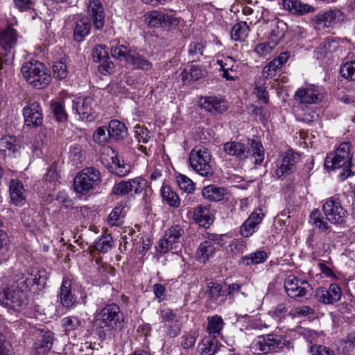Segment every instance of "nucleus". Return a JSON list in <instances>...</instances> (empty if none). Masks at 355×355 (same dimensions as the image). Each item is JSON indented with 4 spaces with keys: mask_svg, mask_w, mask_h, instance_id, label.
Instances as JSON below:
<instances>
[{
    "mask_svg": "<svg viewBox=\"0 0 355 355\" xmlns=\"http://www.w3.org/2000/svg\"><path fill=\"white\" fill-rule=\"evenodd\" d=\"M128 62L132 64L135 68L142 70H150L153 67L150 62L136 52L132 53Z\"/></svg>",
    "mask_w": 355,
    "mask_h": 355,
    "instance_id": "obj_44",
    "label": "nucleus"
},
{
    "mask_svg": "<svg viewBox=\"0 0 355 355\" xmlns=\"http://www.w3.org/2000/svg\"><path fill=\"white\" fill-rule=\"evenodd\" d=\"M10 201L16 206H22L26 202L25 190L23 184L15 180H11L9 184Z\"/></svg>",
    "mask_w": 355,
    "mask_h": 355,
    "instance_id": "obj_24",
    "label": "nucleus"
},
{
    "mask_svg": "<svg viewBox=\"0 0 355 355\" xmlns=\"http://www.w3.org/2000/svg\"><path fill=\"white\" fill-rule=\"evenodd\" d=\"M207 71L199 64H192L188 69H184L180 74L183 83L198 80L206 76Z\"/></svg>",
    "mask_w": 355,
    "mask_h": 355,
    "instance_id": "obj_31",
    "label": "nucleus"
},
{
    "mask_svg": "<svg viewBox=\"0 0 355 355\" xmlns=\"http://www.w3.org/2000/svg\"><path fill=\"white\" fill-rule=\"evenodd\" d=\"M285 340L282 336L277 334H267L258 336L254 340V347L263 354L276 352L283 349L285 345Z\"/></svg>",
    "mask_w": 355,
    "mask_h": 355,
    "instance_id": "obj_13",
    "label": "nucleus"
},
{
    "mask_svg": "<svg viewBox=\"0 0 355 355\" xmlns=\"http://www.w3.org/2000/svg\"><path fill=\"white\" fill-rule=\"evenodd\" d=\"M89 17L81 15H73L68 19L72 23L73 30V39L76 42H81L89 34L91 30V21L96 30L103 28L105 24L104 8L100 0H90L87 7Z\"/></svg>",
    "mask_w": 355,
    "mask_h": 355,
    "instance_id": "obj_1",
    "label": "nucleus"
},
{
    "mask_svg": "<svg viewBox=\"0 0 355 355\" xmlns=\"http://www.w3.org/2000/svg\"><path fill=\"white\" fill-rule=\"evenodd\" d=\"M249 30L247 22H238L231 30V37L235 41H244L248 35Z\"/></svg>",
    "mask_w": 355,
    "mask_h": 355,
    "instance_id": "obj_41",
    "label": "nucleus"
},
{
    "mask_svg": "<svg viewBox=\"0 0 355 355\" xmlns=\"http://www.w3.org/2000/svg\"><path fill=\"white\" fill-rule=\"evenodd\" d=\"M21 71L26 81L35 89H44L51 81L50 71L44 64L39 61L25 62Z\"/></svg>",
    "mask_w": 355,
    "mask_h": 355,
    "instance_id": "obj_5",
    "label": "nucleus"
},
{
    "mask_svg": "<svg viewBox=\"0 0 355 355\" xmlns=\"http://www.w3.org/2000/svg\"><path fill=\"white\" fill-rule=\"evenodd\" d=\"M280 67H277V64L275 61L270 62L266 66L264 67L262 71L263 76L265 78H268L269 77L275 76L276 74V71Z\"/></svg>",
    "mask_w": 355,
    "mask_h": 355,
    "instance_id": "obj_62",
    "label": "nucleus"
},
{
    "mask_svg": "<svg viewBox=\"0 0 355 355\" xmlns=\"http://www.w3.org/2000/svg\"><path fill=\"white\" fill-rule=\"evenodd\" d=\"M95 106V101L90 96L79 98L73 101V108L83 120L92 121L97 117Z\"/></svg>",
    "mask_w": 355,
    "mask_h": 355,
    "instance_id": "obj_15",
    "label": "nucleus"
},
{
    "mask_svg": "<svg viewBox=\"0 0 355 355\" xmlns=\"http://www.w3.org/2000/svg\"><path fill=\"white\" fill-rule=\"evenodd\" d=\"M254 93L257 98L262 100L264 103L267 104L269 102V97L265 84L257 85L254 88Z\"/></svg>",
    "mask_w": 355,
    "mask_h": 355,
    "instance_id": "obj_63",
    "label": "nucleus"
},
{
    "mask_svg": "<svg viewBox=\"0 0 355 355\" xmlns=\"http://www.w3.org/2000/svg\"><path fill=\"white\" fill-rule=\"evenodd\" d=\"M216 63L219 65L220 70L223 71V78L231 81L236 80L238 65L233 58L224 57L223 59L217 60Z\"/></svg>",
    "mask_w": 355,
    "mask_h": 355,
    "instance_id": "obj_22",
    "label": "nucleus"
},
{
    "mask_svg": "<svg viewBox=\"0 0 355 355\" xmlns=\"http://www.w3.org/2000/svg\"><path fill=\"white\" fill-rule=\"evenodd\" d=\"M44 271H37L35 274L27 272L26 274H21L17 277L19 279H28L29 281L31 280L30 286L34 284L41 286L45 284L46 279L44 277Z\"/></svg>",
    "mask_w": 355,
    "mask_h": 355,
    "instance_id": "obj_48",
    "label": "nucleus"
},
{
    "mask_svg": "<svg viewBox=\"0 0 355 355\" xmlns=\"http://www.w3.org/2000/svg\"><path fill=\"white\" fill-rule=\"evenodd\" d=\"M268 254L264 250H257L249 255L243 256L239 260V264L244 266L257 265L266 261Z\"/></svg>",
    "mask_w": 355,
    "mask_h": 355,
    "instance_id": "obj_38",
    "label": "nucleus"
},
{
    "mask_svg": "<svg viewBox=\"0 0 355 355\" xmlns=\"http://www.w3.org/2000/svg\"><path fill=\"white\" fill-rule=\"evenodd\" d=\"M96 321L101 329L111 331L121 327L123 314L117 304L112 303L100 311L96 316Z\"/></svg>",
    "mask_w": 355,
    "mask_h": 355,
    "instance_id": "obj_7",
    "label": "nucleus"
},
{
    "mask_svg": "<svg viewBox=\"0 0 355 355\" xmlns=\"http://www.w3.org/2000/svg\"><path fill=\"white\" fill-rule=\"evenodd\" d=\"M112 192L115 195H132L128 181H121L114 185Z\"/></svg>",
    "mask_w": 355,
    "mask_h": 355,
    "instance_id": "obj_57",
    "label": "nucleus"
},
{
    "mask_svg": "<svg viewBox=\"0 0 355 355\" xmlns=\"http://www.w3.org/2000/svg\"><path fill=\"white\" fill-rule=\"evenodd\" d=\"M250 149L252 156L254 158L255 164L261 165L264 159V148L260 141L250 140Z\"/></svg>",
    "mask_w": 355,
    "mask_h": 355,
    "instance_id": "obj_43",
    "label": "nucleus"
},
{
    "mask_svg": "<svg viewBox=\"0 0 355 355\" xmlns=\"http://www.w3.org/2000/svg\"><path fill=\"white\" fill-rule=\"evenodd\" d=\"M208 300L218 305H222L225 303L226 297L223 295V286L216 282H210L207 285L206 291Z\"/></svg>",
    "mask_w": 355,
    "mask_h": 355,
    "instance_id": "obj_30",
    "label": "nucleus"
},
{
    "mask_svg": "<svg viewBox=\"0 0 355 355\" xmlns=\"http://www.w3.org/2000/svg\"><path fill=\"white\" fill-rule=\"evenodd\" d=\"M176 182L180 189L187 193H191L195 189V184L187 176L179 174L176 177Z\"/></svg>",
    "mask_w": 355,
    "mask_h": 355,
    "instance_id": "obj_51",
    "label": "nucleus"
},
{
    "mask_svg": "<svg viewBox=\"0 0 355 355\" xmlns=\"http://www.w3.org/2000/svg\"><path fill=\"white\" fill-rule=\"evenodd\" d=\"M101 175L98 169L87 167L77 173L73 179V189L79 196H86L101 184Z\"/></svg>",
    "mask_w": 355,
    "mask_h": 355,
    "instance_id": "obj_6",
    "label": "nucleus"
},
{
    "mask_svg": "<svg viewBox=\"0 0 355 355\" xmlns=\"http://www.w3.org/2000/svg\"><path fill=\"white\" fill-rule=\"evenodd\" d=\"M193 220L205 228H208L214 220L209 208L202 205L197 206L193 210Z\"/></svg>",
    "mask_w": 355,
    "mask_h": 355,
    "instance_id": "obj_27",
    "label": "nucleus"
},
{
    "mask_svg": "<svg viewBox=\"0 0 355 355\" xmlns=\"http://www.w3.org/2000/svg\"><path fill=\"white\" fill-rule=\"evenodd\" d=\"M72 284L70 279L64 277L60 288L58 299L60 303L63 307L69 310L72 309L76 303V297L71 292Z\"/></svg>",
    "mask_w": 355,
    "mask_h": 355,
    "instance_id": "obj_20",
    "label": "nucleus"
},
{
    "mask_svg": "<svg viewBox=\"0 0 355 355\" xmlns=\"http://www.w3.org/2000/svg\"><path fill=\"white\" fill-rule=\"evenodd\" d=\"M189 161L192 168L199 175L204 177L213 175L214 171L210 164L211 155L206 148L200 146L193 149L189 154Z\"/></svg>",
    "mask_w": 355,
    "mask_h": 355,
    "instance_id": "obj_8",
    "label": "nucleus"
},
{
    "mask_svg": "<svg viewBox=\"0 0 355 355\" xmlns=\"http://www.w3.org/2000/svg\"><path fill=\"white\" fill-rule=\"evenodd\" d=\"M51 107L53 115L58 121H67L68 116L62 103L58 101L51 102Z\"/></svg>",
    "mask_w": 355,
    "mask_h": 355,
    "instance_id": "obj_50",
    "label": "nucleus"
},
{
    "mask_svg": "<svg viewBox=\"0 0 355 355\" xmlns=\"http://www.w3.org/2000/svg\"><path fill=\"white\" fill-rule=\"evenodd\" d=\"M69 155L75 164L81 162L83 159L82 146L79 144H73L71 146L69 151Z\"/></svg>",
    "mask_w": 355,
    "mask_h": 355,
    "instance_id": "obj_55",
    "label": "nucleus"
},
{
    "mask_svg": "<svg viewBox=\"0 0 355 355\" xmlns=\"http://www.w3.org/2000/svg\"><path fill=\"white\" fill-rule=\"evenodd\" d=\"M112 246V238L110 235H103L94 243V249L100 252H107Z\"/></svg>",
    "mask_w": 355,
    "mask_h": 355,
    "instance_id": "obj_45",
    "label": "nucleus"
},
{
    "mask_svg": "<svg viewBox=\"0 0 355 355\" xmlns=\"http://www.w3.org/2000/svg\"><path fill=\"white\" fill-rule=\"evenodd\" d=\"M288 310L284 303L279 304L272 312V316L277 320H281L286 315Z\"/></svg>",
    "mask_w": 355,
    "mask_h": 355,
    "instance_id": "obj_64",
    "label": "nucleus"
},
{
    "mask_svg": "<svg viewBox=\"0 0 355 355\" xmlns=\"http://www.w3.org/2000/svg\"><path fill=\"white\" fill-rule=\"evenodd\" d=\"M264 214L261 209L254 211L242 224L240 228V234L243 237L248 238L255 232L261 223Z\"/></svg>",
    "mask_w": 355,
    "mask_h": 355,
    "instance_id": "obj_19",
    "label": "nucleus"
},
{
    "mask_svg": "<svg viewBox=\"0 0 355 355\" xmlns=\"http://www.w3.org/2000/svg\"><path fill=\"white\" fill-rule=\"evenodd\" d=\"M36 341L34 343V350L38 355H44L51 349L53 344V333L44 329L35 331Z\"/></svg>",
    "mask_w": 355,
    "mask_h": 355,
    "instance_id": "obj_17",
    "label": "nucleus"
},
{
    "mask_svg": "<svg viewBox=\"0 0 355 355\" xmlns=\"http://www.w3.org/2000/svg\"><path fill=\"white\" fill-rule=\"evenodd\" d=\"M24 124L28 128H37L43 123L42 109L38 102L30 100L23 108Z\"/></svg>",
    "mask_w": 355,
    "mask_h": 355,
    "instance_id": "obj_14",
    "label": "nucleus"
},
{
    "mask_svg": "<svg viewBox=\"0 0 355 355\" xmlns=\"http://www.w3.org/2000/svg\"><path fill=\"white\" fill-rule=\"evenodd\" d=\"M224 326L225 322L220 315H214L207 318V331L209 336L216 337V335H220Z\"/></svg>",
    "mask_w": 355,
    "mask_h": 355,
    "instance_id": "obj_37",
    "label": "nucleus"
},
{
    "mask_svg": "<svg viewBox=\"0 0 355 355\" xmlns=\"http://www.w3.org/2000/svg\"><path fill=\"white\" fill-rule=\"evenodd\" d=\"M198 336V332L195 330H191L182 336L181 345L184 349L192 347Z\"/></svg>",
    "mask_w": 355,
    "mask_h": 355,
    "instance_id": "obj_52",
    "label": "nucleus"
},
{
    "mask_svg": "<svg viewBox=\"0 0 355 355\" xmlns=\"http://www.w3.org/2000/svg\"><path fill=\"white\" fill-rule=\"evenodd\" d=\"M93 138L94 141L98 144H105L108 139H110V136L108 135L107 127L101 126L96 129L94 132Z\"/></svg>",
    "mask_w": 355,
    "mask_h": 355,
    "instance_id": "obj_54",
    "label": "nucleus"
},
{
    "mask_svg": "<svg viewBox=\"0 0 355 355\" xmlns=\"http://www.w3.org/2000/svg\"><path fill=\"white\" fill-rule=\"evenodd\" d=\"M110 139L118 140L125 136L127 129L125 124L118 120H112L107 126Z\"/></svg>",
    "mask_w": 355,
    "mask_h": 355,
    "instance_id": "obj_36",
    "label": "nucleus"
},
{
    "mask_svg": "<svg viewBox=\"0 0 355 355\" xmlns=\"http://www.w3.org/2000/svg\"><path fill=\"white\" fill-rule=\"evenodd\" d=\"M132 194L141 192L146 186V181L141 177L128 180Z\"/></svg>",
    "mask_w": 355,
    "mask_h": 355,
    "instance_id": "obj_56",
    "label": "nucleus"
},
{
    "mask_svg": "<svg viewBox=\"0 0 355 355\" xmlns=\"http://www.w3.org/2000/svg\"><path fill=\"white\" fill-rule=\"evenodd\" d=\"M275 46L276 45L270 40L268 42L257 44L255 46L254 51L259 55L263 56L270 53Z\"/></svg>",
    "mask_w": 355,
    "mask_h": 355,
    "instance_id": "obj_58",
    "label": "nucleus"
},
{
    "mask_svg": "<svg viewBox=\"0 0 355 355\" xmlns=\"http://www.w3.org/2000/svg\"><path fill=\"white\" fill-rule=\"evenodd\" d=\"M206 49V42L204 40H195L188 46V55L193 62L199 61L204 55Z\"/></svg>",
    "mask_w": 355,
    "mask_h": 355,
    "instance_id": "obj_34",
    "label": "nucleus"
},
{
    "mask_svg": "<svg viewBox=\"0 0 355 355\" xmlns=\"http://www.w3.org/2000/svg\"><path fill=\"white\" fill-rule=\"evenodd\" d=\"M132 53L128 46L123 44L116 42H113L112 44L111 55L114 58L128 62Z\"/></svg>",
    "mask_w": 355,
    "mask_h": 355,
    "instance_id": "obj_39",
    "label": "nucleus"
},
{
    "mask_svg": "<svg viewBox=\"0 0 355 355\" xmlns=\"http://www.w3.org/2000/svg\"><path fill=\"white\" fill-rule=\"evenodd\" d=\"M350 146L349 142L341 143L334 152L327 154L324 161V167L328 170L342 169L339 175L342 180L354 175Z\"/></svg>",
    "mask_w": 355,
    "mask_h": 355,
    "instance_id": "obj_4",
    "label": "nucleus"
},
{
    "mask_svg": "<svg viewBox=\"0 0 355 355\" xmlns=\"http://www.w3.org/2000/svg\"><path fill=\"white\" fill-rule=\"evenodd\" d=\"M163 200L171 207H178L180 200L177 193L173 191L171 187L163 185L161 190Z\"/></svg>",
    "mask_w": 355,
    "mask_h": 355,
    "instance_id": "obj_42",
    "label": "nucleus"
},
{
    "mask_svg": "<svg viewBox=\"0 0 355 355\" xmlns=\"http://www.w3.org/2000/svg\"><path fill=\"white\" fill-rule=\"evenodd\" d=\"M94 62H98V71L103 75L111 73L114 69V64L110 60L108 51L105 45L99 44L92 51Z\"/></svg>",
    "mask_w": 355,
    "mask_h": 355,
    "instance_id": "obj_16",
    "label": "nucleus"
},
{
    "mask_svg": "<svg viewBox=\"0 0 355 355\" xmlns=\"http://www.w3.org/2000/svg\"><path fill=\"white\" fill-rule=\"evenodd\" d=\"M176 20L173 19L168 15H165L157 10L151 11L148 13L147 23L150 26H158L166 23L168 24H173Z\"/></svg>",
    "mask_w": 355,
    "mask_h": 355,
    "instance_id": "obj_35",
    "label": "nucleus"
},
{
    "mask_svg": "<svg viewBox=\"0 0 355 355\" xmlns=\"http://www.w3.org/2000/svg\"><path fill=\"white\" fill-rule=\"evenodd\" d=\"M81 324L78 317L69 316L62 319V325L66 331H71L77 329Z\"/></svg>",
    "mask_w": 355,
    "mask_h": 355,
    "instance_id": "obj_53",
    "label": "nucleus"
},
{
    "mask_svg": "<svg viewBox=\"0 0 355 355\" xmlns=\"http://www.w3.org/2000/svg\"><path fill=\"white\" fill-rule=\"evenodd\" d=\"M300 155L292 149L282 153L276 161L275 175L278 178H281L291 173L295 164L300 160Z\"/></svg>",
    "mask_w": 355,
    "mask_h": 355,
    "instance_id": "obj_12",
    "label": "nucleus"
},
{
    "mask_svg": "<svg viewBox=\"0 0 355 355\" xmlns=\"http://www.w3.org/2000/svg\"><path fill=\"white\" fill-rule=\"evenodd\" d=\"M124 208L121 205H116L111 211L107 220L110 226L119 225L121 223V219L125 215Z\"/></svg>",
    "mask_w": 355,
    "mask_h": 355,
    "instance_id": "obj_47",
    "label": "nucleus"
},
{
    "mask_svg": "<svg viewBox=\"0 0 355 355\" xmlns=\"http://www.w3.org/2000/svg\"><path fill=\"white\" fill-rule=\"evenodd\" d=\"M282 5L286 11L300 16L313 12L315 10L313 6L304 3L300 0H282Z\"/></svg>",
    "mask_w": 355,
    "mask_h": 355,
    "instance_id": "obj_21",
    "label": "nucleus"
},
{
    "mask_svg": "<svg viewBox=\"0 0 355 355\" xmlns=\"http://www.w3.org/2000/svg\"><path fill=\"white\" fill-rule=\"evenodd\" d=\"M276 29H273L271 31L270 40L272 41L276 46L279 41L284 36V31L286 24L282 20L275 19Z\"/></svg>",
    "mask_w": 355,
    "mask_h": 355,
    "instance_id": "obj_46",
    "label": "nucleus"
},
{
    "mask_svg": "<svg viewBox=\"0 0 355 355\" xmlns=\"http://www.w3.org/2000/svg\"><path fill=\"white\" fill-rule=\"evenodd\" d=\"M31 282L28 279H19L16 277L7 289L0 292V304L11 311L24 312L30 303L28 292Z\"/></svg>",
    "mask_w": 355,
    "mask_h": 355,
    "instance_id": "obj_3",
    "label": "nucleus"
},
{
    "mask_svg": "<svg viewBox=\"0 0 355 355\" xmlns=\"http://www.w3.org/2000/svg\"><path fill=\"white\" fill-rule=\"evenodd\" d=\"M320 95L316 87H310L297 90L295 94V98L301 103L311 104L318 101Z\"/></svg>",
    "mask_w": 355,
    "mask_h": 355,
    "instance_id": "obj_28",
    "label": "nucleus"
},
{
    "mask_svg": "<svg viewBox=\"0 0 355 355\" xmlns=\"http://www.w3.org/2000/svg\"><path fill=\"white\" fill-rule=\"evenodd\" d=\"M19 148L15 136L6 135L0 139V154L4 157L15 156Z\"/></svg>",
    "mask_w": 355,
    "mask_h": 355,
    "instance_id": "obj_26",
    "label": "nucleus"
},
{
    "mask_svg": "<svg viewBox=\"0 0 355 355\" xmlns=\"http://www.w3.org/2000/svg\"><path fill=\"white\" fill-rule=\"evenodd\" d=\"M53 74L59 79H64L67 75V66L62 62H57L53 66Z\"/></svg>",
    "mask_w": 355,
    "mask_h": 355,
    "instance_id": "obj_60",
    "label": "nucleus"
},
{
    "mask_svg": "<svg viewBox=\"0 0 355 355\" xmlns=\"http://www.w3.org/2000/svg\"><path fill=\"white\" fill-rule=\"evenodd\" d=\"M322 211L325 219L320 211L315 209L310 214V220L315 227L322 232L330 229L329 223L336 225H340L345 223L348 213L342 206L341 201L338 195L327 198L322 205Z\"/></svg>",
    "mask_w": 355,
    "mask_h": 355,
    "instance_id": "obj_2",
    "label": "nucleus"
},
{
    "mask_svg": "<svg viewBox=\"0 0 355 355\" xmlns=\"http://www.w3.org/2000/svg\"><path fill=\"white\" fill-rule=\"evenodd\" d=\"M224 151L230 156L243 160L248 157L250 150L244 144L236 141H229L224 144Z\"/></svg>",
    "mask_w": 355,
    "mask_h": 355,
    "instance_id": "obj_25",
    "label": "nucleus"
},
{
    "mask_svg": "<svg viewBox=\"0 0 355 355\" xmlns=\"http://www.w3.org/2000/svg\"><path fill=\"white\" fill-rule=\"evenodd\" d=\"M340 76L351 81H355V60L343 64L340 69Z\"/></svg>",
    "mask_w": 355,
    "mask_h": 355,
    "instance_id": "obj_49",
    "label": "nucleus"
},
{
    "mask_svg": "<svg viewBox=\"0 0 355 355\" xmlns=\"http://www.w3.org/2000/svg\"><path fill=\"white\" fill-rule=\"evenodd\" d=\"M200 106L211 114L222 113L227 110L226 102L216 96H207L201 98Z\"/></svg>",
    "mask_w": 355,
    "mask_h": 355,
    "instance_id": "obj_23",
    "label": "nucleus"
},
{
    "mask_svg": "<svg viewBox=\"0 0 355 355\" xmlns=\"http://www.w3.org/2000/svg\"><path fill=\"white\" fill-rule=\"evenodd\" d=\"M218 350V340L215 336L205 337L198 345L196 355H214Z\"/></svg>",
    "mask_w": 355,
    "mask_h": 355,
    "instance_id": "obj_29",
    "label": "nucleus"
},
{
    "mask_svg": "<svg viewBox=\"0 0 355 355\" xmlns=\"http://www.w3.org/2000/svg\"><path fill=\"white\" fill-rule=\"evenodd\" d=\"M184 234V226L174 224L168 228L162 239L157 246V250L160 254H166L168 251L176 248V244L180 243V239Z\"/></svg>",
    "mask_w": 355,
    "mask_h": 355,
    "instance_id": "obj_9",
    "label": "nucleus"
},
{
    "mask_svg": "<svg viewBox=\"0 0 355 355\" xmlns=\"http://www.w3.org/2000/svg\"><path fill=\"white\" fill-rule=\"evenodd\" d=\"M226 194L227 192L224 188L213 184L205 187L202 191L203 198L210 201H220Z\"/></svg>",
    "mask_w": 355,
    "mask_h": 355,
    "instance_id": "obj_33",
    "label": "nucleus"
},
{
    "mask_svg": "<svg viewBox=\"0 0 355 355\" xmlns=\"http://www.w3.org/2000/svg\"><path fill=\"white\" fill-rule=\"evenodd\" d=\"M310 351L312 355H335L334 350L320 345H312Z\"/></svg>",
    "mask_w": 355,
    "mask_h": 355,
    "instance_id": "obj_61",
    "label": "nucleus"
},
{
    "mask_svg": "<svg viewBox=\"0 0 355 355\" xmlns=\"http://www.w3.org/2000/svg\"><path fill=\"white\" fill-rule=\"evenodd\" d=\"M329 15L328 11L320 12L313 17V20L317 25L329 26L331 25Z\"/></svg>",
    "mask_w": 355,
    "mask_h": 355,
    "instance_id": "obj_59",
    "label": "nucleus"
},
{
    "mask_svg": "<svg viewBox=\"0 0 355 355\" xmlns=\"http://www.w3.org/2000/svg\"><path fill=\"white\" fill-rule=\"evenodd\" d=\"M17 37V31L10 26L0 31V55L5 57L6 64L13 60Z\"/></svg>",
    "mask_w": 355,
    "mask_h": 355,
    "instance_id": "obj_10",
    "label": "nucleus"
},
{
    "mask_svg": "<svg viewBox=\"0 0 355 355\" xmlns=\"http://www.w3.org/2000/svg\"><path fill=\"white\" fill-rule=\"evenodd\" d=\"M284 286L289 297L298 300L302 298L307 299L312 290L307 281L301 280L293 275H289L285 279Z\"/></svg>",
    "mask_w": 355,
    "mask_h": 355,
    "instance_id": "obj_11",
    "label": "nucleus"
},
{
    "mask_svg": "<svg viewBox=\"0 0 355 355\" xmlns=\"http://www.w3.org/2000/svg\"><path fill=\"white\" fill-rule=\"evenodd\" d=\"M112 153L114 155L112 157L111 169L114 173L118 176L123 177L128 174L130 170V166L128 164H124L123 161H121L119 155L115 153L114 150Z\"/></svg>",
    "mask_w": 355,
    "mask_h": 355,
    "instance_id": "obj_40",
    "label": "nucleus"
},
{
    "mask_svg": "<svg viewBox=\"0 0 355 355\" xmlns=\"http://www.w3.org/2000/svg\"><path fill=\"white\" fill-rule=\"evenodd\" d=\"M315 296L318 301L324 304H333L340 300L342 291L336 284H331L327 289L318 288Z\"/></svg>",
    "mask_w": 355,
    "mask_h": 355,
    "instance_id": "obj_18",
    "label": "nucleus"
},
{
    "mask_svg": "<svg viewBox=\"0 0 355 355\" xmlns=\"http://www.w3.org/2000/svg\"><path fill=\"white\" fill-rule=\"evenodd\" d=\"M216 253V248L213 243L210 241H205L199 245L197 252V260L205 263Z\"/></svg>",
    "mask_w": 355,
    "mask_h": 355,
    "instance_id": "obj_32",
    "label": "nucleus"
}]
</instances>
